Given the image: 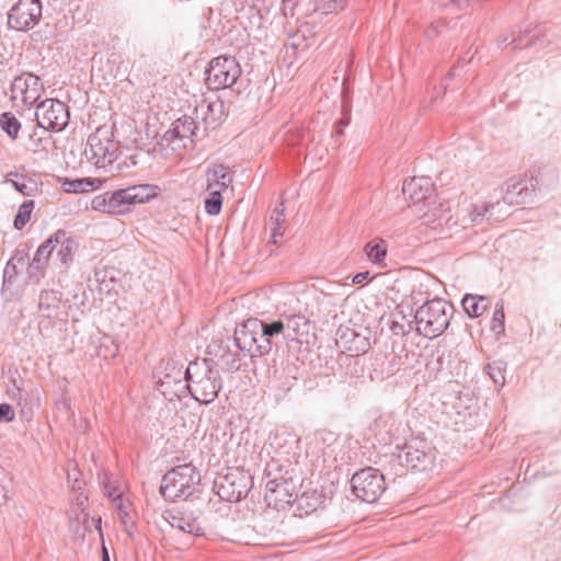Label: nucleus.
Instances as JSON below:
<instances>
[{"label":"nucleus","mask_w":561,"mask_h":561,"mask_svg":"<svg viewBox=\"0 0 561 561\" xmlns=\"http://www.w3.org/2000/svg\"><path fill=\"white\" fill-rule=\"evenodd\" d=\"M68 106L55 99H46L41 102L35 112L37 125L51 131L62 130L69 123Z\"/></svg>","instance_id":"nucleus-10"},{"label":"nucleus","mask_w":561,"mask_h":561,"mask_svg":"<svg viewBox=\"0 0 561 561\" xmlns=\"http://www.w3.org/2000/svg\"><path fill=\"white\" fill-rule=\"evenodd\" d=\"M389 329L392 334L397 336H404L412 330V322L407 321L402 313L393 314Z\"/></svg>","instance_id":"nucleus-34"},{"label":"nucleus","mask_w":561,"mask_h":561,"mask_svg":"<svg viewBox=\"0 0 561 561\" xmlns=\"http://www.w3.org/2000/svg\"><path fill=\"white\" fill-rule=\"evenodd\" d=\"M83 154L85 158L99 169L114 174L123 169V165L129 167L126 161L114 163L119 159V146L108 137L107 130L98 128L95 133L91 134L87 140ZM137 161L130 157V165H136Z\"/></svg>","instance_id":"nucleus-3"},{"label":"nucleus","mask_w":561,"mask_h":561,"mask_svg":"<svg viewBox=\"0 0 561 561\" xmlns=\"http://www.w3.org/2000/svg\"><path fill=\"white\" fill-rule=\"evenodd\" d=\"M535 187L534 184H531ZM534 188H529L525 181H516L507 184L503 202L508 205H519L526 203Z\"/></svg>","instance_id":"nucleus-25"},{"label":"nucleus","mask_w":561,"mask_h":561,"mask_svg":"<svg viewBox=\"0 0 561 561\" xmlns=\"http://www.w3.org/2000/svg\"><path fill=\"white\" fill-rule=\"evenodd\" d=\"M325 496L317 490L304 492L299 497V506L306 510V513L314 512L324 503Z\"/></svg>","instance_id":"nucleus-31"},{"label":"nucleus","mask_w":561,"mask_h":561,"mask_svg":"<svg viewBox=\"0 0 561 561\" xmlns=\"http://www.w3.org/2000/svg\"><path fill=\"white\" fill-rule=\"evenodd\" d=\"M101 179L83 178L76 180L65 179L61 183L66 193H84L98 188L102 184Z\"/></svg>","instance_id":"nucleus-28"},{"label":"nucleus","mask_w":561,"mask_h":561,"mask_svg":"<svg viewBox=\"0 0 561 561\" xmlns=\"http://www.w3.org/2000/svg\"><path fill=\"white\" fill-rule=\"evenodd\" d=\"M51 244L53 240L49 237L38 247L32 262H28L30 277L35 278L36 282H39V279L44 277L45 268L49 262L50 256L55 252Z\"/></svg>","instance_id":"nucleus-23"},{"label":"nucleus","mask_w":561,"mask_h":561,"mask_svg":"<svg viewBox=\"0 0 561 561\" xmlns=\"http://www.w3.org/2000/svg\"><path fill=\"white\" fill-rule=\"evenodd\" d=\"M14 410L10 404H0V422H11L14 420Z\"/></svg>","instance_id":"nucleus-42"},{"label":"nucleus","mask_w":561,"mask_h":561,"mask_svg":"<svg viewBox=\"0 0 561 561\" xmlns=\"http://www.w3.org/2000/svg\"><path fill=\"white\" fill-rule=\"evenodd\" d=\"M195 114L203 121L205 129H216L226 118L225 103L219 99L202 100L195 107Z\"/></svg>","instance_id":"nucleus-19"},{"label":"nucleus","mask_w":561,"mask_h":561,"mask_svg":"<svg viewBox=\"0 0 561 561\" xmlns=\"http://www.w3.org/2000/svg\"><path fill=\"white\" fill-rule=\"evenodd\" d=\"M206 84L211 90L231 88L241 76V67L234 57L214 58L206 69Z\"/></svg>","instance_id":"nucleus-7"},{"label":"nucleus","mask_w":561,"mask_h":561,"mask_svg":"<svg viewBox=\"0 0 561 561\" xmlns=\"http://www.w3.org/2000/svg\"><path fill=\"white\" fill-rule=\"evenodd\" d=\"M253 358L261 357L266 355L272 350V342L267 340V337L262 333L261 330V320H259V332L255 334V342L253 347Z\"/></svg>","instance_id":"nucleus-35"},{"label":"nucleus","mask_w":561,"mask_h":561,"mask_svg":"<svg viewBox=\"0 0 561 561\" xmlns=\"http://www.w3.org/2000/svg\"><path fill=\"white\" fill-rule=\"evenodd\" d=\"M461 305L470 318H478L488 309V299L484 296L467 294L462 298Z\"/></svg>","instance_id":"nucleus-30"},{"label":"nucleus","mask_w":561,"mask_h":561,"mask_svg":"<svg viewBox=\"0 0 561 561\" xmlns=\"http://www.w3.org/2000/svg\"><path fill=\"white\" fill-rule=\"evenodd\" d=\"M343 134H344V133H343V129L341 128V126H339V125H337V128H336V130H335V135H336L337 137H341V136H343Z\"/></svg>","instance_id":"nucleus-53"},{"label":"nucleus","mask_w":561,"mask_h":561,"mask_svg":"<svg viewBox=\"0 0 561 561\" xmlns=\"http://www.w3.org/2000/svg\"><path fill=\"white\" fill-rule=\"evenodd\" d=\"M399 460L402 466L412 471H427L435 463L434 448L425 439L413 438L405 443L399 454Z\"/></svg>","instance_id":"nucleus-9"},{"label":"nucleus","mask_w":561,"mask_h":561,"mask_svg":"<svg viewBox=\"0 0 561 561\" xmlns=\"http://www.w3.org/2000/svg\"><path fill=\"white\" fill-rule=\"evenodd\" d=\"M266 477H271V465L266 468ZM265 502L268 506H273L276 510H284L297 499V495L293 492L291 483L284 478L268 479L265 483Z\"/></svg>","instance_id":"nucleus-13"},{"label":"nucleus","mask_w":561,"mask_h":561,"mask_svg":"<svg viewBox=\"0 0 561 561\" xmlns=\"http://www.w3.org/2000/svg\"><path fill=\"white\" fill-rule=\"evenodd\" d=\"M102 561H110V554L104 545L102 546Z\"/></svg>","instance_id":"nucleus-50"},{"label":"nucleus","mask_w":561,"mask_h":561,"mask_svg":"<svg viewBox=\"0 0 561 561\" xmlns=\"http://www.w3.org/2000/svg\"><path fill=\"white\" fill-rule=\"evenodd\" d=\"M5 182L11 183L24 196H34L38 192V184L35 180L16 172L8 173Z\"/></svg>","instance_id":"nucleus-27"},{"label":"nucleus","mask_w":561,"mask_h":561,"mask_svg":"<svg viewBox=\"0 0 561 561\" xmlns=\"http://www.w3.org/2000/svg\"><path fill=\"white\" fill-rule=\"evenodd\" d=\"M368 274H369L368 272L357 273L353 278V283L359 284V283L364 282L368 277Z\"/></svg>","instance_id":"nucleus-48"},{"label":"nucleus","mask_w":561,"mask_h":561,"mask_svg":"<svg viewBox=\"0 0 561 561\" xmlns=\"http://www.w3.org/2000/svg\"><path fill=\"white\" fill-rule=\"evenodd\" d=\"M336 345L344 353L351 356H359L370 348L369 337L356 332L354 329H340L337 332Z\"/></svg>","instance_id":"nucleus-18"},{"label":"nucleus","mask_w":561,"mask_h":561,"mask_svg":"<svg viewBox=\"0 0 561 561\" xmlns=\"http://www.w3.org/2000/svg\"><path fill=\"white\" fill-rule=\"evenodd\" d=\"M104 490L108 497H111L113 501L121 497V493L116 491L115 488H111L107 482L104 481Z\"/></svg>","instance_id":"nucleus-47"},{"label":"nucleus","mask_w":561,"mask_h":561,"mask_svg":"<svg viewBox=\"0 0 561 561\" xmlns=\"http://www.w3.org/2000/svg\"><path fill=\"white\" fill-rule=\"evenodd\" d=\"M11 101L21 100L23 105H33L43 91V83L39 77L24 72L15 77L10 87Z\"/></svg>","instance_id":"nucleus-14"},{"label":"nucleus","mask_w":561,"mask_h":561,"mask_svg":"<svg viewBox=\"0 0 561 561\" xmlns=\"http://www.w3.org/2000/svg\"><path fill=\"white\" fill-rule=\"evenodd\" d=\"M353 493L367 503H375L386 491L385 478L371 467L360 469L351 479Z\"/></svg>","instance_id":"nucleus-8"},{"label":"nucleus","mask_w":561,"mask_h":561,"mask_svg":"<svg viewBox=\"0 0 561 561\" xmlns=\"http://www.w3.org/2000/svg\"><path fill=\"white\" fill-rule=\"evenodd\" d=\"M222 197L218 191H211L205 198V210L208 215H218L221 210Z\"/></svg>","instance_id":"nucleus-38"},{"label":"nucleus","mask_w":561,"mask_h":561,"mask_svg":"<svg viewBox=\"0 0 561 561\" xmlns=\"http://www.w3.org/2000/svg\"><path fill=\"white\" fill-rule=\"evenodd\" d=\"M35 203L33 199H27L22 203L18 209V214L14 217V228L22 230L25 225L31 220V215L34 209Z\"/></svg>","instance_id":"nucleus-33"},{"label":"nucleus","mask_w":561,"mask_h":561,"mask_svg":"<svg viewBox=\"0 0 561 561\" xmlns=\"http://www.w3.org/2000/svg\"><path fill=\"white\" fill-rule=\"evenodd\" d=\"M201 473L192 463L176 466L162 478L160 493L165 500H187L198 491Z\"/></svg>","instance_id":"nucleus-5"},{"label":"nucleus","mask_w":561,"mask_h":561,"mask_svg":"<svg viewBox=\"0 0 561 561\" xmlns=\"http://www.w3.org/2000/svg\"><path fill=\"white\" fill-rule=\"evenodd\" d=\"M261 330H262V333H264V335L271 342L274 336H277L282 333L285 335V333H286L285 324H284V321H282V320L273 321L271 323H265V322L261 321Z\"/></svg>","instance_id":"nucleus-39"},{"label":"nucleus","mask_w":561,"mask_h":561,"mask_svg":"<svg viewBox=\"0 0 561 561\" xmlns=\"http://www.w3.org/2000/svg\"><path fill=\"white\" fill-rule=\"evenodd\" d=\"M453 314L454 307L445 299L428 300L415 312L416 331L424 337L435 339L447 330Z\"/></svg>","instance_id":"nucleus-4"},{"label":"nucleus","mask_w":561,"mask_h":561,"mask_svg":"<svg viewBox=\"0 0 561 561\" xmlns=\"http://www.w3.org/2000/svg\"><path fill=\"white\" fill-rule=\"evenodd\" d=\"M346 5L345 0H328L324 11L325 13L343 10Z\"/></svg>","instance_id":"nucleus-44"},{"label":"nucleus","mask_w":561,"mask_h":561,"mask_svg":"<svg viewBox=\"0 0 561 561\" xmlns=\"http://www.w3.org/2000/svg\"><path fill=\"white\" fill-rule=\"evenodd\" d=\"M347 124H348V118H342L337 123L339 126H344V125H347Z\"/></svg>","instance_id":"nucleus-52"},{"label":"nucleus","mask_w":561,"mask_h":561,"mask_svg":"<svg viewBox=\"0 0 561 561\" xmlns=\"http://www.w3.org/2000/svg\"><path fill=\"white\" fill-rule=\"evenodd\" d=\"M206 181V191L208 193H211V191H218V193L221 194V191L227 190L228 186L232 183V174L228 167L224 164H217L207 170Z\"/></svg>","instance_id":"nucleus-24"},{"label":"nucleus","mask_w":561,"mask_h":561,"mask_svg":"<svg viewBox=\"0 0 561 561\" xmlns=\"http://www.w3.org/2000/svg\"><path fill=\"white\" fill-rule=\"evenodd\" d=\"M371 428L376 433V436L383 443L398 440L405 432L403 424L392 412H387L378 416L374 421Z\"/></svg>","instance_id":"nucleus-17"},{"label":"nucleus","mask_w":561,"mask_h":561,"mask_svg":"<svg viewBox=\"0 0 561 561\" xmlns=\"http://www.w3.org/2000/svg\"><path fill=\"white\" fill-rule=\"evenodd\" d=\"M213 359L203 358L191 362L185 369H178L175 377L165 375L160 380V391L165 396L168 387L174 382L181 385L184 377L187 381L185 386L190 391L192 398L202 404L211 403L218 396L221 389V378L219 371L214 368Z\"/></svg>","instance_id":"nucleus-1"},{"label":"nucleus","mask_w":561,"mask_h":561,"mask_svg":"<svg viewBox=\"0 0 561 561\" xmlns=\"http://www.w3.org/2000/svg\"><path fill=\"white\" fill-rule=\"evenodd\" d=\"M283 4L284 7L286 8L288 4H293L295 5L296 4V0H283Z\"/></svg>","instance_id":"nucleus-51"},{"label":"nucleus","mask_w":561,"mask_h":561,"mask_svg":"<svg viewBox=\"0 0 561 561\" xmlns=\"http://www.w3.org/2000/svg\"><path fill=\"white\" fill-rule=\"evenodd\" d=\"M271 229H272L271 241L273 242V244H277L278 243L277 238L283 237V234L285 232V226H284V224L271 225Z\"/></svg>","instance_id":"nucleus-45"},{"label":"nucleus","mask_w":561,"mask_h":561,"mask_svg":"<svg viewBox=\"0 0 561 561\" xmlns=\"http://www.w3.org/2000/svg\"><path fill=\"white\" fill-rule=\"evenodd\" d=\"M60 294L54 290H43L39 294L38 309L43 317L54 319L58 317L60 308Z\"/></svg>","instance_id":"nucleus-26"},{"label":"nucleus","mask_w":561,"mask_h":561,"mask_svg":"<svg viewBox=\"0 0 561 561\" xmlns=\"http://www.w3.org/2000/svg\"><path fill=\"white\" fill-rule=\"evenodd\" d=\"M0 126L2 130L11 138L16 139L21 129V123L10 112H4L0 115Z\"/></svg>","instance_id":"nucleus-32"},{"label":"nucleus","mask_w":561,"mask_h":561,"mask_svg":"<svg viewBox=\"0 0 561 561\" xmlns=\"http://www.w3.org/2000/svg\"><path fill=\"white\" fill-rule=\"evenodd\" d=\"M42 12L41 0H19L8 13V25L16 31L31 30L39 22Z\"/></svg>","instance_id":"nucleus-12"},{"label":"nucleus","mask_w":561,"mask_h":561,"mask_svg":"<svg viewBox=\"0 0 561 561\" xmlns=\"http://www.w3.org/2000/svg\"><path fill=\"white\" fill-rule=\"evenodd\" d=\"M252 485V477L240 468H230L219 476L214 483L218 496L227 502L236 503L245 497Z\"/></svg>","instance_id":"nucleus-6"},{"label":"nucleus","mask_w":561,"mask_h":561,"mask_svg":"<svg viewBox=\"0 0 561 561\" xmlns=\"http://www.w3.org/2000/svg\"><path fill=\"white\" fill-rule=\"evenodd\" d=\"M504 307L503 302H499L495 306L492 321H491V330L496 334H502L504 332Z\"/></svg>","instance_id":"nucleus-40"},{"label":"nucleus","mask_w":561,"mask_h":561,"mask_svg":"<svg viewBox=\"0 0 561 561\" xmlns=\"http://www.w3.org/2000/svg\"><path fill=\"white\" fill-rule=\"evenodd\" d=\"M462 1H463V0H440V3H442L443 5H447V4L451 3V4H454V5L458 7V8H460V5H461Z\"/></svg>","instance_id":"nucleus-49"},{"label":"nucleus","mask_w":561,"mask_h":561,"mask_svg":"<svg viewBox=\"0 0 561 561\" xmlns=\"http://www.w3.org/2000/svg\"><path fill=\"white\" fill-rule=\"evenodd\" d=\"M433 187L434 184L430 178H411L403 182L402 194L405 199L415 204L425 199L432 193Z\"/></svg>","instance_id":"nucleus-22"},{"label":"nucleus","mask_w":561,"mask_h":561,"mask_svg":"<svg viewBox=\"0 0 561 561\" xmlns=\"http://www.w3.org/2000/svg\"><path fill=\"white\" fill-rule=\"evenodd\" d=\"M364 250L373 263H381L387 254L383 241L377 243L369 242L365 245Z\"/></svg>","instance_id":"nucleus-36"},{"label":"nucleus","mask_w":561,"mask_h":561,"mask_svg":"<svg viewBox=\"0 0 561 561\" xmlns=\"http://www.w3.org/2000/svg\"><path fill=\"white\" fill-rule=\"evenodd\" d=\"M496 205H499V202H496ZM495 206V204H486L482 207L474 206L473 211L471 214L472 218L471 221L474 225H478L482 221L483 216L488 213H490V209H492Z\"/></svg>","instance_id":"nucleus-41"},{"label":"nucleus","mask_w":561,"mask_h":561,"mask_svg":"<svg viewBox=\"0 0 561 561\" xmlns=\"http://www.w3.org/2000/svg\"><path fill=\"white\" fill-rule=\"evenodd\" d=\"M259 332V319L252 318L244 321L234 330L236 345L251 358H253V347L255 334Z\"/></svg>","instance_id":"nucleus-21"},{"label":"nucleus","mask_w":561,"mask_h":561,"mask_svg":"<svg viewBox=\"0 0 561 561\" xmlns=\"http://www.w3.org/2000/svg\"><path fill=\"white\" fill-rule=\"evenodd\" d=\"M7 473L3 469L0 468V503L5 501L7 499Z\"/></svg>","instance_id":"nucleus-46"},{"label":"nucleus","mask_w":561,"mask_h":561,"mask_svg":"<svg viewBox=\"0 0 561 561\" xmlns=\"http://www.w3.org/2000/svg\"><path fill=\"white\" fill-rule=\"evenodd\" d=\"M485 369L496 386L503 387L505 385V367L502 362H493L488 364Z\"/></svg>","instance_id":"nucleus-37"},{"label":"nucleus","mask_w":561,"mask_h":561,"mask_svg":"<svg viewBox=\"0 0 561 561\" xmlns=\"http://www.w3.org/2000/svg\"><path fill=\"white\" fill-rule=\"evenodd\" d=\"M197 129L198 126L195 119L184 115L173 123L172 129L164 134L163 139L169 144H173L174 149L176 147L186 148L188 144L193 142Z\"/></svg>","instance_id":"nucleus-16"},{"label":"nucleus","mask_w":561,"mask_h":561,"mask_svg":"<svg viewBox=\"0 0 561 561\" xmlns=\"http://www.w3.org/2000/svg\"><path fill=\"white\" fill-rule=\"evenodd\" d=\"M271 225L285 224L284 206L280 204V208L276 207L270 217Z\"/></svg>","instance_id":"nucleus-43"},{"label":"nucleus","mask_w":561,"mask_h":561,"mask_svg":"<svg viewBox=\"0 0 561 561\" xmlns=\"http://www.w3.org/2000/svg\"><path fill=\"white\" fill-rule=\"evenodd\" d=\"M285 337L298 343H309V336L312 334V323L300 314L288 317L285 321Z\"/></svg>","instance_id":"nucleus-20"},{"label":"nucleus","mask_w":561,"mask_h":561,"mask_svg":"<svg viewBox=\"0 0 561 561\" xmlns=\"http://www.w3.org/2000/svg\"><path fill=\"white\" fill-rule=\"evenodd\" d=\"M158 193L159 187L157 185H131L94 196L91 201V208L104 214L122 215L129 211L133 205L149 202Z\"/></svg>","instance_id":"nucleus-2"},{"label":"nucleus","mask_w":561,"mask_h":561,"mask_svg":"<svg viewBox=\"0 0 561 561\" xmlns=\"http://www.w3.org/2000/svg\"><path fill=\"white\" fill-rule=\"evenodd\" d=\"M193 499L181 507L165 510L162 518L172 528L196 537L204 536L205 531L199 523V516L193 510Z\"/></svg>","instance_id":"nucleus-11"},{"label":"nucleus","mask_w":561,"mask_h":561,"mask_svg":"<svg viewBox=\"0 0 561 561\" xmlns=\"http://www.w3.org/2000/svg\"><path fill=\"white\" fill-rule=\"evenodd\" d=\"M50 239L53 240L54 251H56L54 264L60 272H67L78 251V242L61 229L50 236Z\"/></svg>","instance_id":"nucleus-15"},{"label":"nucleus","mask_w":561,"mask_h":561,"mask_svg":"<svg viewBox=\"0 0 561 561\" xmlns=\"http://www.w3.org/2000/svg\"><path fill=\"white\" fill-rule=\"evenodd\" d=\"M28 264V254L25 251L18 250L12 257L7 262L3 271V284L12 283L18 274L19 267Z\"/></svg>","instance_id":"nucleus-29"}]
</instances>
